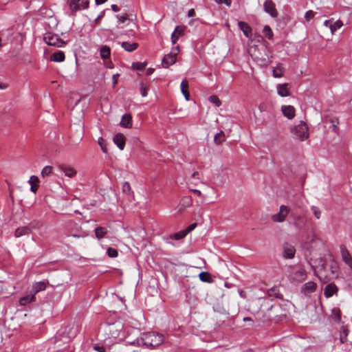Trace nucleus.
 <instances>
[{"label":"nucleus","mask_w":352,"mask_h":352,"mask_svg":"<svg viewBox=\"0 0 352 352\" xmlns=\"http://www.w3.org/2000/svg\"><path fill=\"white\" fill-rule=\"evenodd\" d=\"M164 336L155 332L144 333L137 339L139 346L154 348L162 344Z\"/></svg>","instance_id":"1"},{"label":"nucleus","mask_w":352,"mask_h":352,"mask_svg":"<svg viewBox=\"0 0 352 352\" xmlns=\"http://www.w3.org/2000/svg\"><path fill=\"white\" fill-rule=\"evenodd\" d=\"M270 50L264 46H254L250 50L253 60L260 66H267L270 62Z\"/></svg>","instance_id":"2"},{"label":"nucleus","mask_w":352,"mask_h":352,"mask_svg":"<svg viewBox=\"0 0 352 352\" xmlns=\"http://www.w3.org/2000/svg\"><path fill=\"white\" fill-rule=\"evenodd\" d=\"M292 132L296 138L301 141H304L309 138L308 126L306 123L302 121L292 129Z\"/></svg>","instance_id":"3"},{"label":"nucleus","mask_w":352,"mask_h":352,"mask_svg":"<svg viewBox=\"0 0 352 352\" xmlns=\"http://www.w3.org/2000/svg\"><path fill=\"white\" fill-rule=\"evenodd\" d=\"M44 41L48 45H52L57 47H61L65 45L63 41L57 34H54L50 32L46 33L44 36Z\"/></svg>","instance_id":"4"},{"label":"nucleus","mask_w":352,"mask_h":352,"mask_svg":"<svg viewBox=\"0 0 352 352\" xmlns=\"http://www.w3.org/2000/svg\"><path fill=\"white\" fill-rule=\"evenodd\" d=\"M179 46H176L173 47L170 53L165 55L162 59V65L164 67H168L169 66L173 65L177 60V56L179 53Z\"/></svg>","instance_id":"5"},{"label":"nucleus","mask_w":352,"mask_h":352,"mask_svg":"<svg viewBox=\"0 0 352 352\" xmlns=\"http://www.w3.org/2000/svg\"><path fill=\"white\" fill-rule=\"evenodd\" d=\"M67 4L72 12L87 9L89 6V0H68Z\"/></svg>","instance_id":"6"},{"label":"nucleus","mask_w":352,"mask_h":352,"mask_svg":"<svg viewBox=\"0 0 352 352\" xmlns=\"http://www.w3.org/2000/svg\"><path fill=\"white\" fill-rule=\"evenodd\" d=\"M289 278L292 282L300 283L307 278V272L303 268H299L290 272Z\"/></svg>","instance_id":"7"},{"label":"nucleus","mask_w":352,"mask_h":352,"mask_svg":"<svg viewBox=\"0 0 352 352\" xmlns=\"http://www.w3.org/2000/svg\"><path fill=\"white\" fill-rule=\"evenodd\" d=\"M264 11L269 14L272 18H276L278 12L276 8L275 3L272 0H265L263 3Z\"/></svg>","instance_id":"8"},{"label":"nucleus","mask_w":352,"mask_h":352,"mask_svg":"<svg viewBox=\"0 0 352 352\" xmlns=\"http://www.w3.org/2000/svg\"><path fill=\"white\" fill-rule=\"evenodd\" d=\"M289 209L287 206L282 205L280 207L279 212L272 216V219L274 222H283L289 214Z\"/></svg>","instance_id":"9"},{"label":"nucleus","mask_w":352,"mask_h":352,"mask_svg":"<svg viewBox=\"0 0 352 352\" xmlns=\"http://www.w3.org/2000/svg\"><path fill=\"white\" fill-rule=\"evenodd\" d=\"M283 256L285 258H293L296 254L294 246L289 243H285L283 247Z\"/></svg>","instance_id":"10"},{"label":"nucleus","mask_w":352,"mask_h":352,"mask_svg":"<svg viewBox=\"0 0 352 352\" xmlns=\"http://www.w3.org/2000/svg\"><path fill=\"white\" fill-rule=\"evenodd\" d=\"M185 30L184 26L177 25L171 34V41L173 44L176 43L179 38L183 35Z\"/></svg>","instance_id":"11"},{"label":"nucleus","mask_w":352,"mask_h":352,"mask_svg":"<svg viewBox=\"0 0 352 352\" xmlns=\"http://www.w3.org/2000/svg\"><path fill=\"white\" fill-rule=\"evenodd\" d=\"M338 287L334 283L328 284L324 289V295L326 298H330L333 295H337Z\"/></svg>","instance_id":"12"},{"label":"nucleus","mask_w":352,"mask_h":352,"mask_svg":"<svg viewBox=\"0 0 352 352\" xmlns=\"http://www.w3.org/2000/svg\"><path fill=\"white\" fill-rule=\"evenodd\" d=\"M278 94L281 97L289 96V85L288 83L278 84L276 86Z\"/></svg>","instance_id":"13"},{"label":"nucleus","mask_w":352,"mask_h":352,"mask_svg":"<svg viewBox=\"0 0 352 352\" xmlns=\"http://www.w3.org/2000/svg\"><path fill=\"white\" fill-rule=\"evenodd\" d=\"M59 169L65 174L66 177L69 178L76 175L77 171L72 167L67 165H60Z\"/></svg>","instance_id":"14"},{"label":"nucleus","mask_w":352,"mask_h":352,"mask_svg":"<svg viewBox=\"0 0 352 352\" xmlns=\"http://www.w3.org/2000/svg\"><path fill=\"white\" fill-rule=\"evenodd\" d=\"M239 29L243 32V34L247 38H251L252 35V30L251 27L245 22L239 21L238 23Z\"/></svg>","instance_id":"15"},{"label":"nucleus","mask_w":352,"mask_h":352,"mask_svg":"<svg viewBox=\"0 0 352 352\" xmlns=\"http://www.w3.org/2000/svg\"><path fill=\"white\" fill-rule=\"evenodd\" d=\"M281 111L284 116L288 119H292L295 116V108L292 105H283Z\"/></svg>","instance_id":"16"},{"label":"nucleus","mask_w":352,"mask_h":352,"mask_svg":"<svg viewBox=\"0 0 352 352\" xmlns=\"http://www.w3.org/2000/svg\"><path fill=\"white\" fill-rule=\"evenodd\" d=\"M340 252L343 261L346 264H351L352 263V256L344 245L340 246Z\"/></svg>","instance_id":"17"},{"label":"nucleus","mask_w":352,"mask_h":352,"mask_svg":"<svg viewBox=\"0 0 352 352\" xmlns=\"http://www.w3.org/2000/svg\"><path fill=\"white\" fill-rule=\"evenodd\" d=\"M113 142L117 145V146L120 149L123 150L125 146V141L126 138L124 135L122 133H117L113 137Z\"/></svg>","instance_id":"18"},{"label":"nucleus","mask_w":352,"mask_h":352,"mask_svg":"<svg viewBox=\"0 0 352 352\" xmlns=\"http://www.w3.org/2000/svg\"><path fill=\"white\" fill-rule=\"evenodd\" d=\"M317 284L314 281H309L305 283L302 287V292L305 294L313 293L316 291Z\"/></svg>","instance_id":"19"},{"label":"nucleus","mask_w":352,"mask_h":352,"mask_svg":"<svg viewBox=\"0 0 352 352\" xmlns=\"http://www.w3.org/2000/svg\"><path fill=\"white\" fill-rule=\"evenodd\" d=\"M47 281L42 280L39 282H36L32 285V293L36 294L41 291H44L46 289Z\"/></svg>","instance_id":"20"},{"label":"nucleus","mask_w":352,"mask_h":352,"mask_svg":"<svg viewBox=\"0 0 352 352\" xmlns=\"http://www.w3.org/2000/svg\"><path fill=\"white\" fill-rule=\"evenodd\" d=\"M120 124V126L124 128H126V129L131 128V126H132V116H131V115L128 114V113L123 115Z\"/></svg>","instance_id":"21"},{"label":"nucleus","mask_w":352,"mask_h":352,"mask_svg":"<svg viewBox=\"0 0 352 352\" xmlns=\"http://www.w3.org/2000/svg\"><path fill=\"white\" fill-rule=\"evenodd\" d=\"M36 299V296L34 294L32 293L28 295H25L19 299V305L21 306H26L31 303L32 302L34 301Z\"/></svg>","instance_id":"22"},{"label":"nucleus","mask_w":352,"mask_h":352,"mask_svg":"<svg viewBox=\"0 0 352 352\" xmlns=\"http://www.w3.org/2000/svg\"><path fill=\"white\" fill-rule=\"evenodd\" d=\"M28 183L31 185L30 190L32 192L36 193L38 188V183H39L38 177L36 175H32L30 177Z\"/></svg>","instance_id":"23"},{"label":"nucleus","mask_w":352,"mask_h":352,"mask_svg":"<svg viewBox=\"0 0 352 352\" xmlns=\"http://www.w3.org/2000/svg\"><path fill=\"white\" fill-rule=\"evenodd\" d=\"M65 58L64 52L63 51H57L52 54L50 60L53 62H63Z\"/></svg>","instance_id":"24"},{"label":"nucleus","mask_w":352,"mask_h":352,"mask_svg":"<svg viewBox=\"0 0 352 352\" xmlns=\"http://www.w3.org/2000/svg\"><path fill=\"white\" fill-rule=\"evenodd\" d=\"M181 91L186 100H189L190 95L188 92V82L186 80H183L180 85Z\"/></svg>","instance_id":"25"},{"label":"nucleus","mask_w":352,"mask_h":352,"mask_svg":"<svg viewBox=\"0 0 352 352\" xmlns=\"http://www.w3.org/2000/svg\"><path fill=\"white\" fill-rule=\"evenodd\" d=\"M31 233V230L28 227H21L15 230L14 235L16 237H20L23 235H29Z\"/></svg>","instance_id":"26"},{"label":"nucleus","mask_w":352,"mask_h":352,"mask_svg":"<svg viewBox=\"0 0 352 352\" xmlns=\"http://www.w3.org/2000/svg\"><path fill=\"white\" fill-rule=\"evenodd\" d=\"M192 204V199L190 197H186L181 199L179 205V211L184 210L186 208L189 207Z\"/></svg>","instance_id":"27"},{"label":"nucleus","mask_w":352,"mask_h":352,"mask_svg":"<svg viewBox=\"0 0 352 352\" xmlns=\"http://www.w3.org/2000/svg\"><path fill=\"white\" fill-rule=\"evenodd\" d=\"M100 54L102 59L105 60L111 56V49L107 45H102L100 50Z\"/></svg>","instance_id":"28"},{"label":"nucleus","mask_w":352,"mask_h":352,"mask_svg":"<svg viewBox=\"0 0 352 352\" xmlns=\"http://www.w3.org/2000/svg\"><path fill=\"white\" fill-rule=\"evenodd\" d=\"M122 47L127 52H133L138 48V44L137 43L122 42Z\"/></svg>","instance_id":"29"},{"label":"nucleus","mask_w":352,"mask_h":352,"mask_svg":"<svg viewBox=\"0 0 352 352\" xmlns=\"http://www.w3.org/2000/svg\"><path fill=\"white\" fill-rule=\"evenodd\" d=\"M107 233V230L105 228L97 227L95 229V234L98 239L103 238Z\"/></svg>","instance_id":"30"},{"label":"nucleus","mask_w":352,"mask_h":352,"mask_svg":"<svg viewBox=\"0 0 352 352\" xmlns=\"http://www.w3.org/2000/svg\"><path fill=\"white\" fill-rule=\"evenodd\" d=\"M343 23L340 20H338L332 25H329V28L332 33L336 32L337 30L340 29L342 26Z\"/></svg>","instance_id":"31"},{"label":"nucleus","mask_w":352,"mask_h":352,"mask_svg":"<svg viewBox=\"0 0 352 352\" xmlns=\"http://www.w3.org/2000/svg\"><path fill=\"white\" fill-rule=\"evenodd\" d=\"M199 279L202 281V282H206V283H210L211 282V279L210 278V275L208 272H201L199 274Z\"/></svg>","instance_id":"32"},{"label":"nucleus","mask_w":352,"mask_h":352,"mask_svg":"<svg viewBox=\"0 0 352 352\" xmlns=\"http://www.w3.org/2000/svg\"><path fill=\"white\" fill-rule=\"evenodd\" d=\"M224 140V133L223 131H221L214 135V141L216 144H220Z\"/></svg>","instance_id":"33"},{"label":"nucleus","mask_w":352,"mask_h":352,"mask_svg":"<svg viewBox=\"0 0 352 352\" xmlns=\"http://www.w3.org/2000/svg\"><path fill=\"white\" fill-rule=\"evenodd\" d=\"M332 314H333V319L336 322H341V315H340V311L338 309H333L332 310Z\"/></svg>","instance_id":"34"},{"label":"nucleus","mask_w":352,"mask_h":352,"mask_svg":"<svg viewBox=\"0 0 352 352\" xmlns=\"http://www.w3.org/2000/svg\"><path fill=\"white\" fill-rule=\"evenodd\" d=\"M263 34H265V36L269 38V39H272V37H273V32H272V30L271 29V28L268 25H265L264 26L263 28Z\"/></svg>","instance_id":"35"},{"label":"nucleus","mask_w":352,"mask_h":352,"mask_svg":"<svg viewBox=\"0 0 352 352\" xmlns=\"http://www.w3.org/2000/svg\"><path fill=\"white\" fill-rule=\"evenodd\" d=\"M52 171V167L51 166H46L41 170V176L43 177H47L51 174Z\"/></svg>","instance_id":"36"},{"label":"nucleus","mask_w":352,"mask_h":352,"mask_svg":"<svg viewBox=\"0 0 352 352\" xmlns=\"http://www.w3.org/2000/svg\"><path fill=\"white\" fill-rule=\"evenodd\" d=\"M186 234H187L185 232V230L180 231L179 232H177L175 234H174L173 236H170V238L175 239V240H179V239H182L184 238L186 236Z\"/></svg>","instance_id":"37"},{"label":"nucleus","mask_w":352,"mask_h":352,"mask_svg":"<svg viewBox=\"0 0 352 352\" xmlns=\"http://www.w3.org/2000/svg\"><path fill=\"white\" fill-rule=\"evenodd\" d=\"M209 100L210 102L213 103L217 107H220L221 104V100L217 96L213 95V96H210Z\"/></svg>","instance_id":"38"},{"label":"nucleus","mask_w":352,"mask_h":352,"mask_svg":"<svg viewBox=\"0 0 352 352\" xmlns=\"http://www.w3.org/2000/svg\"><path fill=\"white\" fill-rule=\"evenodd\" d=\"M107 253L108 256L111 258H116L118 255V251L113 248H109L107 249Z\"/></svg>","instance_id":"39"},{"label":"nucleus","mask_w":352,"mask_h":352,"mask_svg":"<svg viewBox=\"0 0 352 352\" xmlns=\"http://www.w3.org/2000/svg\"><path fill=\"white\" fill-rule=\"evenodd\" d=\"M122 191L124 193L127 194V195L131 193V188L129 183H128L126 182H124L122 184Z\"/></svg>","instance_id":"40"},{"label":"nucleus","mask_w":352,"mask_h":352,"mask_svg":"<svg viewBox=\"0 0 352 352\" xmlns=\"http://www.w3.org/2000/svg\"><path fill=\"white\" fill-rule=\"evenodd\" d=\"M140 94L142 97H146L147 96V87L144 85V82L140 83Z\"/></svg>","instance_id":"41"},{"label":"nucleus","mask_w":352,"mask_h":352,"mask_svg":"<svg viewBox=\"0 0 352 352\" xmlns=\"http://www.w3.org/2000/svg\"><path fill=\"white\" fill-rule=\"evenodd\" d=\"M273 76L275 77V78H280L283 76V72H282V69L277 67L276 68H274L273 69Z\"/></svg>","instance_id":"42"},{"label":"nucleus","mask_w":352,"mask_h":352,"mask_svg":"<svg viewBox=\"0 0 352 352\" xmlns=\"http://www.w3.org/2000/svg\"><path fill=\"white\" fill-rule=\"evenodd\" d=\"M315 13L312 10H308L305 12V19L307 21H309L314 17Z\"/></svg>","instance_id":"43"},{"label":"nucleus","mask_w":352,"mask_h":352,"mask_svg":"<svg viewBox=\"0 0 352 352\" xmlns=\"http://www.w3.org/2000/svg\"><path fill=\"white\" fill-rule=\"evenodd\" d=\"M311 210L313 211L314 216L316 219H319L320 218L321 212L319 208L316 206H312Z\"/></svg>","instance_id":"44"},{"label":"nucleus","mask_w":352,"mask_h":352,"mask_svg":"<svg viewBox=\"0 0 352 352\" xmlns=\"http://www.w3.org/2000/svg\"><path fill=\"white\" fill-rule=\"evenodd\" d=\"M98 144H99L100 146L101 147L102 151L106 153L107 152L106 144H105L104 140L102 138L100 137L98 138Z\"/></svg>","instance_id":"45"},{"label":"nucleus","mask_w":352,"mask_h":352,"mask_svg":"<svg viewBox=\"0 0 352 352\" xmlns=\"http://www.w3.org/2000/svg\"><path fill=\"white\" fill-rule=\"evenodd\" d=\"M67 236H73V237H76V238H80V237H85L86 236H87V234L85 233V232H82V233H80V234L69 232L67 234Z\"/></svg>","instance_id":"46"},{"label":"nucleus","mask_w":352,"mask_h":352,"mask_svg":"<svg viewBox=\"0 0 352 352\" xmlns=\"http://www.w3.org/2000/svg\"><path fill=\"white\" fill-rule=\"evenodd\" d=\"M117 18L118 19V21L120 23H124L128 19V14H123L121 15H118Z\"/></svg>","instance_id":"47"},{"label":"nucleus","mask_w":352,"mask_h":352,"mask_svg":"<svg viewBox=\"0 0 352 352\" xmlns=\"http://www.w3.org/2000/svg\"><path fill=\"white\" fill-rule=\"evenodd\" d=\"M146 66L145 63H136L133 64V67L138 70L144 69Z\"/></svg>","instance_id":"48"},{"label":"nucleus","mask_w":352,"mask_h":352,"mask_svg":"<svg viewBox=\"0 0 352 352\" xmlns=\"http://www.w3.org/2000/svg\"><path fill=\"white\" fill-rule=\"evenodd\" d=\"M218 4L225 3L226 6H230L231 5V0H214Z\"/></svg>","instance_id":"49"},{"label":"nucleus","mask_w":352,"mask_h":352,"mask_svg":"<svg viewBox=\"0 0 352 352\" xmlns=\"http://www.w3.org/2000/svg\"><path fill=\"white\" fill-rule=\"evenodd\" d=\"M94 349L98 352H106V349L103 346L95 345Z\"/></svg>","instance_id":"50"},{"label":"nucleus","mask_w":352,"mask_h":352,"mask_svg":"<svg viewBox=\"0 0 352 352\" xmlns=\"http://www.w3.org/2000/svg\"><path fill=\"white\" fill-rule=\"evenodd\" d=\"M347 337V331L346 330L343 331V334L340 335V340L342 343H344L346 340Z\"/></svg>","instance_id":"51"},{"label":"nucleus","mask_w":352,"mask_h":352,"mask_svg":"<svg viewBox=\"0 0 352 352\" xmlns=\"http://www.w3.org/2000/svg\"><path fill=\"white\" fill-rule=\"evenodd\" d=\"M120 75L118 74H113L112 76V81H113V87H115L116 85L118 83V77Z\"/></svg>","instance_id":"52"},{"label":"nucleus","mask_w":352,"mask_h":352,"mask_svg":"<svg viewBox=\"0 0 352 352\" xmlns=\"http://www.w3.org/2000/svg\"><path fill=\"white\" fill-rule=\"evenodd\" d=\"M197 224L196 223L191 224L188 227L185 232H186V234L189 233L190 232L192 231L197 227Z\"/></svg>","instance_id":"53"},{"label":"nucleus","mask_w":352,"mask_h":352,"mask_svg":"<svg viewBox=\"0 0 352 352\" xmlns=\"http://www.w3.org/2000/svg\"><path fill=\"white\" fill-rule=\"evenodd\" d=\"M191 191H192L194 193H195L198 197H203V195L201 192L199 190L197 189H191Z\"/></svg>","instance_id":"54"},{"label":"nucleus","mask_w":352,"mask_h":352,"mask_svg":"<svg viewBox=\"0 0 352 352\" xmlns=\"http://www.w3.org/2000/svg\"><path fill=\"white\" fill-rule=\"evenodd\" d=\"M199 174L198 172H194L192 175H191V178L192 179H199Z\"/></svg>","instance_id":"55"},{"label":"nucleus","mask_w":352,"mask_h":352,"mask_svg":"<svg viewBox=\"0 0 352 352\" xmlns=\"http://www.w3.org/2000/svg\"><path fill=\"white\" fill-rule=\"evenodd\" d=\"M195 12L194 10V9H190L188 10V17H192L195 16Z\"/></svg>","instance_id":"56"},{"label":"nucleus","mask_w":352,"mask_h":352,"mask_svg":"<svg viewBox=\"0 0 352 352\" xmlns=\"http://www.w3.org/2000/svg\"><path fill=\"white\" fill-rule=\"evenodd\" d=\"M111 9L114 12H118L120 10L119 7L117 5L113 4L111 6Z\"/></svg>","instance_id":"57"},{"label":"nucleus","mask_w":352,"mask_h":352,"mask_svg":"<svg viewBox=\"0 0 352 352\" xmlns=\"http://www.w3.org/2000/svg\"><path fill=\"white\" fill-rule=\"evenodd\" d=\"M324 26L329 28V25H332V21L331 20H326L324 22Z\"/></svg>","instance_id":"58"},{"label":"nucleus","mask_w":352,"mask_h":352,"mask_svg":"<svg viewBox=\"0 0 352 352\" xmlns=\"http://www.w3.org/2000/svg\"><path fill=\"white\" fill-rule=\"evenodd\" d=\"M10 0H0V5L5 6L9 3Z\"/></svg>","instance_id":"59"},{"label":"nucleus","mask_w":352,"mask_h":352,"mask_svg":"<svg viewBox=\"0 0 352 352\" xmlns=\"http://www.w3.org/2000/svg\"><path fill=\"white\" fill-rule=\"evenodd\" d=\"M107 0H95L96 5H101L105 3Z\"/></svg>","instance_id":"60"},{"label":"nucleus","mask_w":352,"mask_h":352,"mask_svg":"<svg viewBox=\"0 0 352 352\" xmlns=\"http://www.w3.org/2000/svg\"><path fill=\"white\" fill-rule=\"evenodd\" d=\"M7 88V85L0 82V89H5Z\"/></svg>","instance_id":"61"},{"label":"nucleus","mask_w":352,"mask_h":352,"mask_svg":"<svg viewBox=\"0 0 352 352\" xmlns=\"http://www.w3.org/2000/svg\"><path fill=\"white\" fill-rule=\"evenodd\" d=\"M243 320L244 321H251L252 319L250 317H245V318H243Z\"/></svg>","instance_id":"62"},{"label":"nucleus","mask_w":352,"mask_h":352,"mask_svg":"<svg viewBox=\"0 0 352 352\" xmlns=\"http://www.w3.org/2000/svg\"><path fill=\"white\" fill-rule=\"evenodd\" d=\"M350 268L351 270H352V263L351 264H349L347 265Z\"/></svg>","instance_id":"63"},{"label":"nucleus","mask_w":352,"mask_h":352,"mask_svg":"<svg viewBox=\"0 0 352 352\" xmlns=\"http://www.w3.org/2000/svg\"><path fill=\"white\" fill-rule=\"evenodd\" d=\"M100 16H99L96 19V21H98V20H100Z\"/></svg>","instance_id":"64"}]
</instances>
